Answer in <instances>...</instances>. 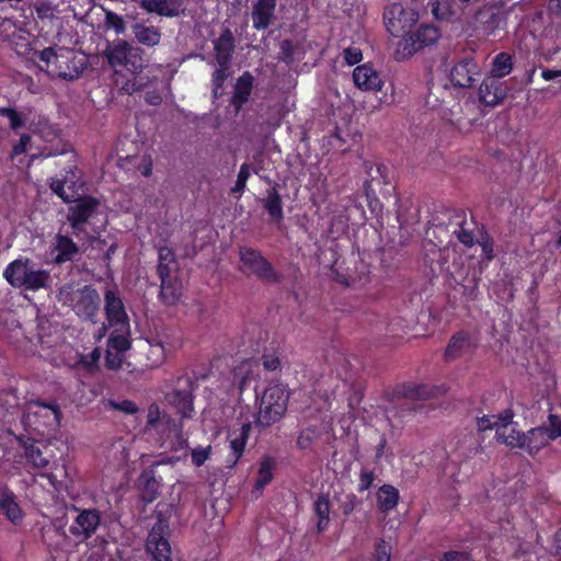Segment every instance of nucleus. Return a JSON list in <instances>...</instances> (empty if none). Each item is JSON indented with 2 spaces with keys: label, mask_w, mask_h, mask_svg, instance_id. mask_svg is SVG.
<instances>
[{
  "label": "nucleus",
  "mask_w": 561,
  "mask_h": 561,
  "mask_svg": "<svg viewBox=\"0 0 561 561\" xmlns=\"http://www.w3.org/2000/svg\"><path fill=\"white\" fill-rule=\"evenodd\" d=\"M81 178L82 173L76 162H73L64 169L61 178L50 179L49 187L65 203H69L77 193L76 188L82 185Z\"/></svg>",
  "instance_id": "2eb2a0df"
},
{
  "label": "nucleus",
  "mask_w": 561,
  "mask_h": 561,
  "mask_svg": "<svg viewBox=\"0 0 561 561\" xmlns=\"http://www.w3.org/2000/svg\"><path fill=\"white\" fill-rule=\"evenodd\" d=\"M234 46V37H217L216 41H214V49L218 66H230Z\"/></svg>",
  "instance_id": "72a5a7b5"
},
{
  "label": "nucleus",
  "mask_w": 561,
  "mask_h": 561,
  "mask_svg": "<svg viewBox=\"0 0 561 561\" xmlns=\"http://www.w3.org/2000/svg\"><path fill=\"white\" fill-rule=\"evenodd\" d=\"M161 2L163 3L160 4L159 14L173 16L181 11V4L176 0H161Z\"/></svg>",
  "instance_id": "4d7b16f0"
},
{
  "label": "nucleus",
  "mask_w": 561,
  "mask_h": 561,
  "mask_svg": "<svg viewBox=\"0 0 561 561\" xmlns=\"http://www.w3.org/2000/svg\"><path fill=\"white\" fill-rule=\"evenodd\" d=\"M514 416V411L512 409H506L499 415H493L492 419L497 421L499 426L496 430L500 428L502 431V428L505 430L510 424H513Z\"/></svg>",
  "instance_id": "0e129e2a"
},
{
  "label": "nucleus",
  "mask_w": 561,
  "mask_h": 561,
  "mask_svg": "<svg viewBox=\"0 0 561 561\" xmlns=\"http://www.w3.org/2000/svg\"><path fill=\"white\" fill-rule=\"evenodd\" d=\"M331 503L329 494L320 493L313 502V514L317 517V533H324L330 523Z\"/></svg>",
  "instance_id": "c756f323"
},
{
  "label": "nucleus",
  "mask_w": 561,
  "mask_h": 561,
  "mask_svg": "<svg viewBox=\"0 0 561 561\" xmlns=\"http://www.w3.org/2000/svg\"><path fill=\"white\" fill-rule=\"evenodd\" d=\"M400 493L392 484H382L376 492V502L379 512L388 514L397 507Z\"/></svg>",
  "instance_id": "cd10ccee"
},
{
  "label": "nucleus",
  "mask_w": 561,
  "mask_h": 561,
  "mask_svg": "<svg viewBox=\"0 0 561 561\" xmlns=\"http://www.w3.org/2000/svg\"><path fill=\"white\" fill-rule=\"evenodd\" d=\"M375 479L376 473L374 470L363 468L359 472V483L357 485V492L363 493L369 490L373 486Z\"/></svg>",
  "instance_id": "8fccbe9b"
},
{
  "label": "nucleus",
  "mask_w": 561,
  "mask_h": 561,
  "mask_svg": "<svg viewBox=\"0 0 561 561\" xmlns=\"http://www.w3.org/2000/svg\"><path fill=\"white\" fill-rule=\"evenodd\" d=\"M230 66H219L214 72L211 77L213 90L214 93L217 94V91L222 88L225 81L227 80L229 73Z\"/></svg>",
  "instance_id": "3c124183"
},
{
  "label": "nucleus",
  "mask_w": 561,
  "mask_h": 561,
  "mask_svg": "<svg viewBox=\"0 0 561 561\" xmlns=\"http://www.w3.org/2000/svg\"><path fill=\"white\" fill-rule=\"evenodd\" d=\"M289 398L290 392L286 385L268 386L260 399L254 424L260 428H268L280 422L287 412Z\"/></svg>",
  "instance_id": "423d86ee"
},
{
  "label": "nucleus",
  "mask_w": 561,
  "mask_h": 561,
  "mask_svg": "<svg viewBox=\"0 0 561 561\" xmlns=\"http://www.w3.org/2000/svg\"><path fill=\"white\" fill-rule=\"evenodd\" d=\"M251 175V165L247 162L242 163L237 175L236 183L231 188L232 194L242 195L247 187V182Z\"/></svg>",
  "instance_id": "79ce46f5"
},
{
  "label": "nucleus",
  "mask_w": 561,
  "mask_h": 561,
  "mask_svg": "<svg viewBox=\"0 0 561 561\" xmlns=\"http://www.w3.org/2000/svg\"><path fill=\"white\" fill-rule=\"evenodd\" d=\"M457 0H435L431 4V12L438 21L448 20L455 13Z\"/></svg>",
  "instance_id": "58836bf2"
},
{
  "label": "nucleus",
  "mask_w": 561,
  "mask_h": 561,
  "mask_svg": "<svg viewBox=\"0 0 561 561\" xmlns=\"http://www.w3.org/2000/svg\"><path fill=\"white\" fill-rule=\"evenodd\" d=\"M210 451H211L210 446H208V447L198 446V447L192 449V451H191L192 463L196 467L203 466L206 462V460L209 458Z\"/></svg>",
  "instance_id": "864d4df0"
},
{
  "label": "nucleus",
  "mask_w": 561,
  "mask_h": 561,
  "mask_svg": "<svg viewBox=\"0 0 561 561\" xmlns=\"http://www.w3.org/2000/svg\"><path fill=\"white\" fill-rule=\"evenodd\" d=\"M34 11L39 20H51L58 12L57 7L46 0H37L34 3Z\"/></svg>",
  "instance_id": "a19ab883"
},
{
  "label": "nucleus",
  "mask_w": 561,
  "mask_h": 561,
  "mask_svg": "<svg viewBox=\"0 0 561 561\" xmlns=\"http://www.w3.org/2000/svg\"><path fill=\"white\" fill-rule=\"evenodd\" d=\"M100 357H101V353H100L99 348H94L91 353H89L87 355H80L79 364H81L85 368L92 369L98 366Z\"/></svg>",
  "instance_id": "052dcab7"
},
{
  "label": "nucleus",
  "mask_w": 561,
  "mask_h": 561,
  "mask_svg": "<svg viewBox=\"0 0 561 561\" xmlns=\"http://www.w3.org/2000/svg\"><path fill=\"white\" fill-rule=\"evenodd\" d=\"M276 466L274 458L265 456L259 467L257 478L254 483V489L262 492L263 489L273 480V470Z\"/></svg>",
  "instance_id": "e433bc0d"
},
{
  "label": "nucleus",
  "mask_w": 561,
  "mask_h": 561,
  "mask_svg": "<svg viewBox=\"0 0 561 561\" xmlns=\"http://www.w3.org/2000/svg\"><path fill=\"white\" fill-rule=\"evenodd\" d=\"M551 439L545 432V426L534 427L525 433L523 449L530 456H535L540 449L546 447Z\"/></svg>",
  "instance_id": "7c9ffc66"
},
{
  "label": "nucleus",
  "mask_w": 561,
  "mask_h": 561,
  "mask_svg": "<svg viewBox=\"0 0 561 561\" xmlns=\"http://www.w3.org/2000/svg\"><path fill=\"white\" fill-rule=\"evenodd\" d=\"M154 463L146 468L138 478V486L140 489V496L145 503H152L160 495L162 485V478L157 476Z\"/></svg>",
  "instance_id": "4be33fe9"
},
{
  "label": "nucleus",
  "mask_w": 561,
  "mask_h": 561,
  "mask_svg": "<svg viewBox=\"0 0 561 561\" xmlns=\"http://www.w3.org/2000/svg\"><path fill=\"white\" fill-rule=\"evenodd\" d=\"M0 513L13 525H20L23 520L24 513L16 502L14 493L9 489L0 492Z\"/></svg>",
  "instance_id": "a878e982"
},
{
  "label": "nucleus",
  "mask_w": 561,
  "mask_h": 561,
  "mask_svg": "<svg viewBox=\"0 0 561 561\" xmlns=\"http://www.w3.org/2000/svg\"><path fill=\"white\" fill-rule=\"evenodd\" d=\"M104 313L111 328L125 325L126 331L130 324L124 301L116 287L107 288L104 291Z\"/></svg>",
  "instance_id": "dca6fc26"
},
{
  "label": "nucleus",
  "mask_w": 561,
  "mask_h": 561,
  "mask_svg": "<svg viewBox=\"0 0 561 561\" xmlns=\"http://www.w3.org/2000/svg\"><path fill=\"white\" fill-rule=\"evenodd\" d=\"M432 389L426 385L403 383L393 391V398L402 399L401 402L393 408L387 410V417L391 416L404 419L408 415L414 414L421 405L415 403V400H425L432 396Z\"/></svg>",
  "instance_id": "6e6552de"
},
{
  "label": "nucleus",
  "mask_w": 561,
  "mask_h": 561,
  "mask_svg": "<svg viewBox=\"0 0 561 561\" xmlns=\"http://www.w3.org/2000/svg\"><path fill=\"white\" fill-rule=\"evenodd\" d=\"M20 42L10 41L14 44L15 51L28 59L38 58L46 64L51 75L64 80L72 81L78 79L89 66V56L80 50L67 47H48L43 50L34 49L28 37H16Z\"/></svg>",
  "instance_id": "7ed1b4c3"
},
{
  "label": "nucleus",
  "mask_w": 561,
  "mask_h": 561,
  "mask_svg": "<svg viewBox=\"0 0 561 561\" xmlns=\"http://www.w3.org/2000/svg\"><path fill=\"white\" fill-rule=\"evenodd\" d=\"M342 56L347 66H358L363 60L362 49L354 44L343 48Z\"/></svg>",
  "instance_id": "49530a36"
},
{
  "label": "nucleus",
  "mask_w": 561,
  "mask_h": 561,
  "mask_svg": "<svg viewBox=\"0 0 561 561\" xmlns=\"http://www.w3.org/2000/svg\"><path fill=\"white\" fill-rule=\"evenodd\" d=\"M466 221L459 224V229L455 231L459 242L466 247H471L474 243L473 232L465 227Z\"/></svg>",
  "instance_id": "13d9d810"
},
{
  "label": "nucleus",
  "mask_w": 561,
  "mask_h": 561,
  "mask_svg": "<svg viewBox=\"0 0 561 561\" xmlns=\"http://www.w3.org/2000/svg\"><path fill=\"white\" fill-rule=\"evenodd\" d=\"M477 431L482 434L485 431H491L499 426L497 421H494L492 416L483 415L476 419Z\"/></svg>",
  "instance_id": "69168bd1"
},
{
  "label": "nucleus",
  "mask_w": 561,
  "mask_h": 561,
  "mask_svg": "<svg viewBox=\"0 0 561 561\" xmlns=\"http://www.w3.org/2000/svg\"><path fill=\"white\" fill-rule=\"evenodd\" d=\"M108 407L112 410L121 411L125 414H136L139 410L137 404L134 401L127 400V399H125L123 401L110 400Z\"/></svg>",
  "instance_id": "09e8293b"
},
{
  "label": "nucleus",
  "mask_w": 561,
  "mask_h": 561,
  "mask_svg": "<svg viewBox=\"0 0 561 561\" xmlns=\"http://www.w3.org/2000/svg\"><path fill=\"white\" fill-rule=\"evenodd\" d=\"M251 431L252 424L250 422L242 423L239 427H232L228 431L227 442L230 453L226 457L227 468H234L242 458Z\"/></svg>",
  "instance_id": "f3484780"
},
{
  "label": "nucleus",
  "mask_w": 561,
  "mask_h": 561,
  "mask_svg": "<svg viewBox=\"0 0 561 561\" xmlns=\"http://www.w3.org/2000/svg\"><path fill=\"white\" fill-rule=\"evenodd\" d=\"M30 415L34 417H44V424L47 427L56 428L60 425L61 410L56 401L45 402L42 400H33L28 403Z\"/></svg>",
  "instance_id": "b1692460"
},
{
  "label": "nucleus",
  "mask_w": 561,
  "mask_h": 561,
  "mask_svg": "<svg viewBox=\"0 0 561 561\" xmlns=\"http://www.w3.org/2000/svg\"><path fill=\"white\" fill-rule=\"evenodd\" d=\"M262 365L266 370L275 371L280 368V359L275 353H264Z\"/></svg>",
  "instance_id": "680f3d73"
},
{
  "label": "nucleus",
  "mask_w": 561,
  "mask_h": 561,
  "mask_svg": "<svg viewBox=\"0 0 561 561\" xmlns=\"http://www.w3.org/2000/svg\"><path fill=\"white\" fill-rule=\"evenodd\" d=\"M123 365V354L113 353L111 350L106 351L105 354V366L111 370H118Z\"/></svg>",
  "instance_id": "bf43d9fd"
},
{
  "label": "nucleus",
  "mask_w": 561,
  "mask_h": 561,
  "mask_svg": "<svg viewBox=\"0 0 561 561\" xmlns=\"http://www.w3.org/2000/svg\"><path fill=\"white\" fill-rule=\"evenodd\" d=\"M108 350H114L117 353H125L131 347L130 340V324H128L125 331V325L113 328V332L108 337Z\"/></svg>",
  "instance_id": "473e14b6"
},
{
  "label": "nucleus",
  "mask_w": 561,
  "mask_h": 561,
  "mask_svg": "<svg viewBox=\"0 0 561 561\" xmlns=\"http://www.w3.org/2000/svg\"><path fill=\"white\" fill-rule=\"evenodd\" d=\"M276 0H259L252 13L253 25L257 31L265 30L274 15Z\"/></svg>",
  "instance_id": "c85d7f7f"
},
{
  "label": "nucleus",
  "mask_w": 561,
  "mask_h": 561,
  "mask_svg": "<svg viewBox=\"0 0 561 561\" xmlns=\"http://www.w3.org/2000/svg\"><path fill=\"white\" fill-rule=\"evenodd\" d=\"M23 456L26 465L33 469L44 470L33 478V490L37 486L44 490L42 501L47 503L53 501L65 488L64 480L68 477L66 465L59 459L54 460L53 451L43 442L27 439L23 442Z\"/></svg>",
  "instance_id": "f03ea898"
},
{
  "label": "nucleus",
  "mask_w": 561,
  "mask_h": 561,
  "mask_svg": "<svg viewBox=\"0 0 561 561\" xmlns=\"http://www.w3.org/2000/svg\"><path fill=\"white\" fill-rule=\"evenodd\" d=\"M417 21V12L401 3L390 4L383 13L386 28L391 35H412Z\"/></svg>",
  "instance_id": "9b49d317"
},
{
  "label": "nucleus",
  "mask_w": 561,
  "mask_h": 561,
  "mask_svg": "<svg viewBox=\"0 0 561 561\" xmlns=\"http://www.w3.org/2000/svg\"><path fill=\"white\" fill-rule=\"evenodd\" d=\"M161 419V411L157 403H151L147 413V425L154 427Z\"/></svg>",
  "instance_id": "774afa93"
},
{
  "label": "nucleus",
  "mask_w": 561,
  "mask_h": 561,
  "mask_svg": "<svg viewBox=\"0 0 561 561\" xmlns=\"http://www.w3.org/2000/svg\"><path fill=\"white\" fill-rule=\"evenodd\" d=\"M196 387L194 377L183 374L175 379L173 390L167 396L169 403L182 419H191L194 413L193 392Z\"/></svg>",
  "instance_id": "f8f14e48"
},
{
  "label": "nucleus",
  "mask_w": 561,
  "mask_h": 561,
  "mask_svg": "<svg viewBox=\"0 0 561 561\" xmlns=\"http://www.w3.org/2000/svg\"><path fill=\"white\" fill-rule=\"evenodd\" d=\"M0 116L8 118L12 130H18L25 125V118L15 108L0 107Z\"/></svg>",
  "instance_id": "37998d69"
},
{
  "label": "nucleus",
  "mask_w": 561,
  "mask_h": 561,
  "mask_svg": "<svg viewBox=\"0 0 561 561\" xmlns=\"http://www.w3.org/2000/svg\"><path fill=\"white\" fill-rule=\"evenodd\" d=\"M30 142H31V136L28 134L21 135L19 141L16 144H14V146L12 148L11 156L18 157L22 153H25Z\"/></svg>",
  "instance_id": "338daca9"
},
{
  "label": "nucleus",
  "mask_w": 561,
  "mask_h": 561,
  "mask_svg": "<svg viewBox=\"0 0 561 561\" xmlns=\"http://www.w3.org/2000/svg\"><path fill=\"white\" fill-rule=\"evenodd\" d=\"M39 134L41 137L47 142L57 140L56 145L43 148L39 153L42 158L61 156L71 151V145L60 138V129L57 126L49 123L41 124Z\"/></svg>",
  "instance_id": "412c9836"
},
{
  "label": "nucleus",
  "mask_w": 561,
  "mask_h": 561,
  "mask_svg": "<svg viewBox=\"0 0 561 561\" xmlns=\"http://www.w3.org/2000/svg\"><path fill=\"white\" fill-rule=\"evenodd\" d=\"M67 204L66 219L72 234L78 239L88 237L87 225L98 214L100 201L92 195H81L71 197V202Z\"/></svg>",
  "instance_id": "0eeeda50"
},
{
  "label": "nucleus",
  "mask_w": 561,
  "mask_h": 561,
  "mask_svg": "<svg viewBox=\"0 0 561 561\" xmlns=\"http://www.w3.org/2000/svg\"><path fill=\"white\" fill-rule=\"evenodd\" d=\"M548 438L556 440L561 437V419L556 414H549L548 426H545Z\"/></svg>",
  "instance_id": "de8ad7c7"
},
{
  "label": "nucleus",
  "mask_w": 561,
  "mask_h": 561,
  "mask_svg": "<svg viewBox=\"0 0 561 561\" xmlns=\"http://www.w3.org/2000/svg\"><path fill=\"white\" fill-rule=\"evenodd\" d=\"M391 546L383 538L375 542L370 561H390Z\"/></svg>",
  "instance_id": "c03bdc74"
},
{
  "label": "nucleus",
  "mask_w": 561,
  "mask_h": 561,
  "mask_svg": "<svg viewBox=\"0 0 561 561\" xmlns=\"http://www.w3.org/2000/svg\"><path fill=\"white\" fill-rule=\"evenodd\" d=\"M439 37H402L397 44L394 58L398 61L412 57L424 47L435 45Z\"/></svg>",
  "instance_id": "393cba45"
},
{
  "label": "nucleus",
  "mask_w": 561,
  "mask_h": 561,
  "mask_svg": "<svg viewBox=\"0 0 561 561\" xmlns=\"http://www.w3.org/2000/svg\"><path fill=\"white\" fill-rule=\"evenodd\" d=\"M477 340L465 330L453 334L445 348L444 357L446 360H455L466 355L472 354L477 348Z\"/></svg>",
  "instance_id": "6ab92c4d"
},
{
  "label": "nucleus",
  "mask_w": 561,
  "mask_h": 561,
  "mask_svg": "<svg viewBox=\"0 0 561 561\" xmlns=\"http://www.w3.org/2000/svg\"><path fill=\"white\" fill-rule=\"evenodd\" d=\"M104 25L107 32L119 34L125 31L123 19L112 11H105Z\"/></svg>",
  "instance_id": "a18cd8bd"
},
{
  "label": "nucleus",
  "mask_w": 561,
  "mask_h": 561,
  "mask_svg": "<svg viewBox=\"0 0 561 561\" xmlns=\"http://www.w3.org/2000/svg\"><path fill=\"white\" fill-rule=\"evenodd\" d=\"M160 285V300L167 306H174L181 297V286L171 276L167 278H159Z\"/></svg>",
  "instance_id": "c9c22d12"
},
{
  "label": "nucleus",
  "mask_w": 561,
  "mask_h": 561,
  "mask_svg": "<svg viewBox=\"0 0 561 561\" xmlns=\"http://www.w3.org/2000/svg\"><path fill=\"white\" fill-rule=\"evenodd\" d=\"M507 91L503 80L486 76L479 87V101L484 106L494 107L506 99Z\"/></svg>",
  "instance_id": "a211bd4d"
},
{
  "label": "nucleus",
  "mask_w": 561,
  "mask_h": 561,
  "mask_svg": "<svg viewBox=\"0 0 561 561\" xmlns=\"http://www.w3.org/2000/svg\"><path fill=\"white\" fill-rule=\"evenodd\" d=\"M79 252V245L69 236L61 233L55 236L51 247L53 263L55 265L60 266L75 261Z\"/></svg>",
  "instance_id": "5701e85b"
},
{
  "label": "nucleus",
  "mask_w": 561,
  "mask_h": 561,
  "mask_svg": "<svg viewBox=\"0 0 561 561\" xmlns=\"http://www.w3.org/2000/svg\"><path fill=\"white\" fill-rule=\"evenodd\" d=\"M173 265H176V257L173 249L167 245L159 247L157 265V274L159 278H167L171 276Z\"/></svg>",
  "instance_id": "f704fd0d"
},
{
  "label": "nucleus",
  "mask_w": 561,
  "mask_h": 561,
  "mask_svg": "<svg viewBox=\"0 0 561 561\" xmlns=\"http://www.w3.org/2000/svg\"><path fill=\"white\" fill-rule=\"evenodd\" d=\"M314 438V432L311 428H306L300 432L297 438V447L300 449H308L311 447Z\"/></svg>",
  "instance_id": "e2e57ef3"
},
{
  "label": "nucleus",
  "mask_w": 561,
  "mask_h": 561,
  "mask_svg": "<svg viewBox=\"0 0 561 561\" xmlns=\"http://www.w3.org/2000/svg\"><path fill=\"white\" fill-rule=\"evenodd\" d=\"M496 438L500 443L505 444L508 447L522 448L525 442V433L513 427L508 435H505L504 431L496 430Z\"/></svg>",
  "instance_id": "ea45409f"
},
{
  "label": "nucleus",
  "mask_w": 561,
  "mask_h": 561,
  "mask_svg": "<svg viewBox=\"0 0 561 561\" xmlns=\"http://www.w3.org/2000/svg\"><path fill=\"white\" fill-rule=\"evenodd\" d=\"M239 257L243 273L253 275L263 283L278 284L282 282V274L275 271L261 251L251 247H240Z\"/></svg>",
  "instance_id": "1a4fd4ad"
},
{
  "label": "nucleus",
  "mask_w": 561,
  "mask_h": 561,
  "mask_svg": "<svg viewBox=\"0 0 561 561\" xmlns=\"http://www.w3.org/2000/svg\"><path fill=\"white\" fill-rule=\"evenodd\" d=\"M253 88V76L245 71L238 79L234 84L233 94L231 96V105L239 111L248 101Z\"/></svg>",
  "instance_id": "bb28decb"
},
{
  "label": "nucleus",
  "mask_w": 561,
  "mask_h": 561,
  "mask_svg": "<svg viewBox=\"0 0 561 561\" xmlns=\"http://www.w3.org/2000/svg\"><path fill=\"white\" fill-rule=\"evenodd\" d=\"M352 77L355 87L362 91L378 92L385 84L380 72L374 68L371 62L356 66Z\"/></svg>",
  "instance_id": "aec40b11"
},
{
  "label": "nucleus",
  "mask_w": 561,
  "mask_h": 561,
  "mask_svg": "<svg viewBox=\"0 0 561 561\" xmlns=\"http://www.w3.org/2000/svg\"><path fill=\"white\" fill-rule=\"evenodd\" d=\"M439 561H472V557L468 551L449 550L440 556Z\"/></svg>",
  "instance_id": "6e6d98bb"
},
{
  "label": "nucleus",
  "mask_w": 561,
  "mask_h": 561,
  "mask_svg": "<svg viewBox=\"0 0 561 561\" xmlns=\"http://www.w3.org/2000/svg\"><path fill=\"white\" fill-rule=\"evenodd\" d=\"M481 77L482 69L474 58L473 48L458 57L448 73L449 81L456 89H471L476 87Z\"/></svg>",
  "instance_id": "9d476101"
},
{
  "label": "nucleus",
  "mask_w": 561,
  "mask_h": 561,
  "mask_svg": "<svg viewBox=\"0 0 561 561\" xmlns=\"http://www.w3.org/2000/svg\"><path fill=\"white\" fill-rule=\"evenodd\" d=\"M104 56L114 69L113 81L124 93L133 94L147 87L156 76L152 68L146 65L144 50L134 47L127 42L116 37L107 43Z\"/></svg>",
  "instance_id": "f257e3e1"
},
{
  "label": "nucleus",
  "mask_w": 561,
  "mask_h": 561,
  "mask_svg": "<svg viewBox=\"0 0 561 561\" xmlns=\"http://www.w3.org/2000/svg\"><path fill=\"white\" fill-rule=\"evenodd\" d=\"M262 205L273 221L280 222L283 220V202L276 186L267 190L266 197L262 201Z\"/></svg>",
  "instance_id": "2f4dec72"
},
{
  "label": "nucleus",
  "mask_w": 561,
  "mask_h": 561,
  "mask_svg": "<svg viewBox=\"0 0 561 561\" xmlns=\"http://www.w3.org/2000/svg\"><path fill=\"white\" fill-rule=\"evenodd\" d=\"M71 510L78 515L69 527L70 534L81 540L90 539L101 524V513L96 508H79L76 505Z\"/></svg>",
  "instance_id": "4468645a"
},
{
  "label": "nucleus",
  "mask_w": 561,
  "mask_h": 561,
  "mask_svg": "<svg viewBox=\"0 0 561 561\" xmlns=\"http://www.w3.org/2000/svg\"><path fill=\"white\" fill-rule=\"evenodd\" d=\"M359 504L360 500L355 494H346L341 503V511L344 516H350Z\"/></svg>",
  "instance_id": "5fc2aeb1"
},
{
  "label": "nucleus",
  "mask_w": 561,
  "mask_h": 561,
  "mask_svg": "<svg viewBox=\"0 0 561 561\" xmlns=\"http://www.w3.org/2000/svg\"><path fill=\"white\" fill-rule=\"evenodd\" d=\"M3 278L13 288L36 293L51 287L53 278L48 270L37 266L30 257L20 256L3 270Z\"/></svg>",
  "instance_id": "20e7f679"
},
{
  "label": "nucleus",
  "mask_w": 561,
  "mask_h": 561,
  "mask_svg": "<svg viewBox=\"0 0 561 561\" xmlns=\"http://www.w3.org/2000/svg\"><path fill=\"white\" fill-rule=\"evenodd\" d=\"M146 551L154 561H172L167 520L159 518L154 523L147 537Z\"/></svg>",
  "instance_id": "ddd939ff"
},
{
  "label": "nucleus",
  "mask_w": 561,
  "mask_h": 561,
  "mask_svg": "<svg viewBox=\"0 0 561 561\" xmlns=\"http://www.w3.org/2000/svg\"><path fill=\"white\" fill-rule=\"evenodd\" d=\"M58 301L71 307L81 321L96 323L101 298L92 285L75 289L72 285H64L57 294Z\"/></svg>",
  "instance_id": "39448f33"
},
{
  "label": "nucleus",
  "mask_w": 561,
  "mask_h": 561,
  "mask_svg": "<svg viewBox=\"0 0 561 561\" xmlns=\"http://www.w3.org/2000/svg\"><path fill=\"white\" fill-rule=\"evenodd\" d=\"M513 70L512 55L505 51L499 53L492 60L491 72L488 77H494L502 80Z\"/></svg>",
  "instance_id": "4c0bfd02"
},
{
  "label": "nucleus",
  "mask_w": 561,
  "mask_h": 561,
  "mask_svg": "<svg viewBox=\"0 0 561 561\" xmlns=\"http://www.w3.org/2000/svg\"><path fill=\"white\" fill-rule=\"evenodd\" d=\"M295 49L293 42L289 38H285L280 44V57L279 59L287 65L295 61Z\"/></svg>",
  "instance_id": "603ef678"
}]
</instances>
